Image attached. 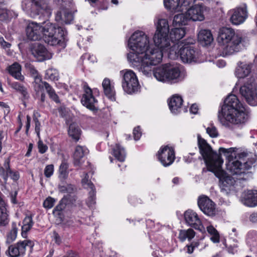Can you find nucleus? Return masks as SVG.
Listing matches in <instances>:
<instances>
[{
	"mask_svg": "<svg viewBox=\"0 0 257 257\" xmlns=\"http://www.w3.org/2000/svg\"><path fill=\"white\" fill-rule=\"evenodd\" d=\"M153 73L158 81L163 82L172 84L182 80L179 68L168 64L156 68L153 70Z\"/></svg>",
	"mask_w": 257,
	"mask_h": 257,
	"instance_id": "7",
	"label": "nucleus"
},
{
	"mask_svg": "<svg viewBox=\"0 0 257 257\" xmlns=\"http://www.w3.org/2000/svg\"><path fill=\"white\" fill-rule=\"evenodd\" d=\"M82 184L84 187L87 189L93 190L95 188L93 184L88 180L87 174H85L84 177L82 179Z\"/></svg>",
	"mask_w": 257,
	"mask_h": 257,
	"instance_id": "46",
	"label": "nucleus"
},
{
	"mask_svg": "<svg viewBox=\"0 0 257 257\" xmlns=\"http://www.w3.org/2000/svg\"><path fill=\"white\" fill-rule=\"evenodd\" d=\"M206 133L211 138H216L218 136V133L216 128L212 125H211L206 128Z\"/></svg>",
	"mask_w": 257,
	"mask_h": 257,
	"instance_id": "49",
	"label": "nucleus"
},
{
	"mask_svg": "<svg viewBox=\"0 0 257 257\" xmlns=\"http://www.w3.org/2000/svg\"><path fill=\"white\" fill-rule=\"evenodd\" d=\"M157 157L163 166H169L174 162L175 159L174 149L168 146L162 147L157 153Z\"/></svg>",
	"mask_w": 257,
	"mask_h": 257,
	"instance_id": "12",
	"label": "nucleus"
},
{
	"mask_svg": "<svg viewBox=\"0 0 257 257\" xmlns=\"http://www.w3.org/2000/svg\"><path fill=\"white\" fill-rule=\"evenodd\" d=\"M164 3L165 8L172 12H182L180 0H164Z\"/></svg>",
	"mask_w": 257,
	"mask_h": 257,
	"instance_id": "34",
	"label": "nucleus"
},
{
	"mask_svg": "<svg viewBox=\"0 0 257 257\" xmlns=\"http://www.w3.org/2000/svg\"><path fill=\"white\" fill-rule=\"evenodd\" d=\"M112 155L119 161L123 162L125 158L124 149L118 145H116L112 150Z\"/></svg>",
	"mask_w": 257,
	"mask_h": 257,
	"instance_id": "38",
	"label": "nucleus"
},
{
	"mask_svg": "<svg viewBox=\"0 0 257 257\" xmlns=\"http://www.w3.org/2000/svg\"><path fill=\"white\" fill-rule=\"evenodd\" d=\"M231 17L230 21L235 25H238L243 23L247 17V12L245 6L238 7L230 12Z\"/></svg>",
	"mask_w": 257,
	"mask_h": 257,
	"instance_id": "18",
	"label": "nucleus"
},
{
	"mask_svg": "<svg viewBox=\"0 0 257 257\" xmlns=\"http://www.w3.org/2000/svg\"><path fill=\"white\" fill-rule=\"evenodd\" d=\"M195 43V40L190 37L185 39L180 47L178 44H174L170 48L169 57L175 59L179 57L184 63L200 62L199 53L192 46Z\"/></svg>",
	"mask_w": 257,
	"mask_h": 257,
	"instance_id": "4",
	"label": "nucleus"
},
{
	"mask_svg": "<svg viewBox=\"0 0 257 257\" xmlns=\"http://www.w3.org/2000/svg\"><path fill=\"white\" fill-rule=\"evenodd\" d=\"M102 85L105 95L111 100H115V91L114 86L111 84L108 78H105L102 82Z\"/></svg>",
	"mask_w": 257,
	"mask_h": 257,
	"instance_id": "27",
	"label": "nucleus"
},
{
	"mask_svg": "<svg viewBox=\"0 0 257 257\" xmlns=\"http://www.w3.org/2000/svg\"><path fill=\"white\" fill-rule=\"evenodd\" d=\"M36 93L37 95H40V100L42 102H44L46 98V95L44 92V90L41 92H36Z\"/></svg>",
	"mask_w": 257,
	"mask_h": 257,
	"instance_id": "64",
	"label": "nucleus"
},
{
	"mask_svg": "<svg viewBox=\"0 0 257 257\" xmlns=\"http://www.w3.org/2000/svg\"><path fill=\"white\" fill-rule=\"evenodd\" d=\"M198 39L200 43L204 46L210 45L213 40L210 31L206 29L201 30L199 31Z\"/></svg>",
	"mask_w": 257,
	"mask_h": 257,
	"instance_id": "28",
	"label": "nucleus"
},
{
	"mask_svg": "<svg viewBox=\"0 0 257 257\" xmlns=\"http://www.w3.org/2000/svg\"><path fill=\"white\" fill-rule=\"evenodd\" d=\"M169 34L172 46L174 44H178L180 47L182 45V43L184 42V40L181 42H179V40L185 36L186 29L183 27L178 28L177 27L172 29Z\"/></svg>",
	"mask_w": 257,
	"mask_h": 257,
	"instance_id": "22",
	"label": "nucleus"
},
{
	"mask_svg": "<svg viewBox=\"0 0 257 257\" xmlns=\"http://www.w3.org/2000/svg\"><path fill=\"white\" fill-rule=\"evenodd\" d=\"M133 135L135 140L138 141L140 139L142 136V132L140 126H137L134 129Z\"/></svg>",
	"mask_w": 257,
	"mask_h": 257,
	"instance_id": "54",
	"label": "nucleus"
},
{
	"mask_svg": "<svg viewBox=\"0 0 257 257\" xmlns=\"http://www.w3.org/2000/svg\"><path fill=\"white\" fill-rule=\"evenodd\" d=\"M198 245H199V243L198 242H196V241L193 242L190 245H187L184 248V250L186 252H187L189 254H191L193 252L194 248L195 247H198Z\"/></svg>",
	"mask_w": 257,
	"mask_h": 257,
	"instance_id": "50",
	"label": "nucleus"
},
{
	"mask_svg": "<svg viewBox=\"0 0 257 257\" xmlns=\"http://www.w3.org/2000/svg\"><path fill=\"white\" fill-rule=\"evenodd\" d=\"M95 189L90 190L89 196L86 201V203L89 207L93 208L96 203L95 201Z\"/></svg>",
	"mask_w": 257,
	"mask_h": 257,
	"instance_id": "44",
	"label": "nucleus"
},
{
	"mask_svg": "<svg viewBox=\"0 0 257 257\" xmlns=\"http://www.w3.org/2000/svg\"><path fill=\"white\" fill-rule=\"evenodd\" d=\"M55 200L51 197L47 198L43 202V206L45 208L50 209L54 205Z\"/></svg>",
	"mask_w": 257,
	"mask_h": 257,
	"instance_id": "51",
	"label": "nucleus"
},
{
	"mask_svg": "<svg viewBox=\"0 0 257 257\" xmlns=\"http://www.w3.org/2000/svg\"><path fill=\"white\" fill-rule=\"evenodd\" d=\"M54 172V166L53 165H47L44 170V174L46 177H51Z\"/></svg>",
	"mask_w": 257,
	"mask_h": 257,
	"instance_id": "53",
	"label": "nucleus"
},
{
	"mask_svg": "<svg viewBox=\"0 0 257 257\" xmlns=\"http://www.w3.org/2000/svg\"><path fill=\"white\" fill-rule=\"evenodd\" d=\"M8 172L9 177H10L13 180L16 181L19 179L20 176L18 172L13 171L10 168V170H8Z\"/></svg>",
	"mask_w": 257,
	"mask_h": 257,
	"instance_id": "55",
	"label": "nucleus"
},
{
	"mask_svg": "<svg viewBox=\"0 0 257 257\" xmlns=\"http://www.w3.org/2000/svg\"><path fill=\"white\" fill-rule=\"evenodd\" d=\"M210 239L214 243H217L219 241V235L218 233L211 235Z\"/></svg>",
	"mask_w": 257,
	"mask_h": 257,
	"instance_id": "61",
	"label": "nucleus"
},
{
	"mask_svg": "<svg viewBox=\"0 0 257 257\" xmlns=\"http://www.w3.org/2000/svg\"><path fill=\"white\" fill-rule=\"evenodd\" d=\"M196 0H182L181 2V8L182 12L189 8L191 5L193 4Z\"/></svg>",
	"mask_w": 257,
	"mask_h": 257,
	"instance_id": "52",
	"label": "nucleus"
},
{
	"mask_svg": "<svg viewBox=\"0 0 257 257\" xmlns=\"http://www.w3.org/2000/svg\"><path fill=\"white\" fill-rule=\"evenodd\" d=\"M55 19L57 22L70 24L73 19L70 11L66 8H61L56 13Z\"/></svg>",
	"mask_w": 257,
	"mask_h": 257,
	"instance_id": "24",
	"label": "nucleus"
},
{
	"mask_svg": "<svg viewBox=\"0 0 257 257\" xmlns=\"http://www.w3.org/2000/svg\"><path fill=\"white\" fill-rule=\"evenodd\" d=\"M184 218L186 223L191 227L200 231L204 229L200 219L194 211L192 210L186 211L184 213Z\"/></svg>",
	"mask_w": 257,
	"mask_h": 257,
	"instance_id": "19",
	"label": "nucleus"
},
{
	"mask_svg": "<svg viewBox=\"0 0 257 257\" xmlns=\"http://www.w3.org/2000/svg\"><path fill=\"white\" fill-rule=\"evenodd\" d=\"M13 12L5 8H0V21H4L13 17Z\"/></svg>",
	"mask_w": 257,
	"mask_h": 257,
	"instance_id": "45",
	"label": "nucleus"
},
{
	"mask_svg": "<svg viewBox=\"0 0 257 257\" xmlns=\"http://www.w3.org/2000/svg\"><path fill=\"white\" fill-rule=\"evenodd\" d=\"M32 54L38 61H43L52 58V55L48 51L45 47L39 43H35L31 46Z\"/></svg>",
	"mask_w": 257,
	"mask_h": 257,
	"instance_id": "14",
	"label": "nucleus"
},
{
	"mask_svg": "<svg viewBox=\"0 0 257 257\" xmlns=\"http://www.w3.org/2000/svg\"><path fill=\"white\" fill-rule=\"evenodd\" d=\"M195 235V231L191 228L187 230H180L179 234V238L182 241H184L186 239L190 240Z\"/></svg>",
	"mask_w": 257,
	"mask_h": 257,
	"instance_id": "40",
	"label": "nucleus"
},
{
	"mask_svg": "<svg viewBox=\"0 0 257 257\" xmlns=\"http://www.w3.org/2000/svg\"><path fill=\"white\" fill-rule=\"evenodd\" d=\"M241 40V37L235 35L231 28L223 27L219 30L218 41L223 46V53L226 55H232L238 52Z\"/></svg>",
	"mask_w": 257,
	"mask_h": 257,
	"instance_id": "5",
	"label": "nucleus"
},
{
	"mask_svg": "<svg viewBox=\"0 0 257 257\" xmlns=\"http://www.w3.org/2000/svg\"><path fill=\"white\" fill-rule=\"evenodd\" d=\"M30 72L32 76L34 78V81L33 82V86L34 90H35V86L37 85V79L39 80L41 82H44L42 80L41 76L39 74L38 71L33 66L30 67Z\"/></svg>",
	"mask_w": 257,
	"mask_h": 257,
	"instance_id": "43",
	"label": "nucleus"
},
{
	"mask_svg": "<svg viewBox=\"0 0 257 257\" xmlns=\"http://www.w3.org/2000/svg\"><path fill=\"white\" fill-rule=\"evenodd\" d=\"M251 68L250 64L239 62L235 71V75L239 78H244L250 73Z\"/></svg>",
	"mask_w": 257,
	"mask_h": 257,
	"instance_id": "30",
	"label": "nucleus"
},
{
	"mask_svg": "<svg viewBox=\"0 0 257 257\" xmlns=\"http://www.w3.org/2000/svg\"><path fill=\"white\" fill-rule=\"evenodd\" d=\"M53 237L55 240L56 243L60 244L61 242V237L55 231L53 232Z\"/></svg>",
	"mask_w": 257,
	"mask_h": 257,
	"instance_id": "60",
	"label": "nucleus"
},
{
	"mask_svg": "<svg viewBox=\"0 0 257 257\" xmlns=\"http://www.w3.org/2000/svg\"><path fill=\"white\" fill-rule=\"evenodd\" d=\"M88 153V149L81 146H77L73 155L74 164L75 166H80L83 162V158Z\"/></svg>",
	"mask_w": 257,
	"mask_h": 257,
	"instance_id": "26",
	"label": "nucleus"
},
{
	"mask_svg": "<svg viewBox=\"0 0 257 257\" xmlns=\"http://www.w3.org/2000/svg\"><path fill=\"white\" fill-rule=\"evenodd\" d=\"M190 21L188 17L185 14H179L174 16L173 20L172 25L174 27H181L187 25L188 22Z\"/></svg>",
	"mask_w": 257,
	"mask_h": 257,
	"instance_id": "33",
	"label": "nucleus"
},
{
	"mask_svg": "<svg viewBox=\"0 0 257 257\" xmlns=\"http://www.w3.org/2000/svg\"><path fill=\"white\" fill-rule=\"evenodd\" d=\"M9 73L15 79L20 81H24L25 77L21 74V66L15 62L8 68Z\"/></svg>",
	"mask_w": 257,
	"mask_h": 257,
	"instance_id": "31",
	"label": "nucleus"
},
{
	"mask_svg": "<svg viewBox=\"0 0 257 257\" xmlns=\"http://www.w3.org/2000/svg\"><path fill=\"white\" fill-rule=\"evenodd\" d=\"M26 34L31 40L37 41L41 39L43 34L42 26L36 22H31L26 28Z\"/></svg>",
	"mask_w": 257,
	"mask_h": 257,
	"instance_id": "20",
	"label": "nucleus"
},
{
	"mask_svg": "<svg viewBox=\"0 0 257 257\" xmlns=\"http://www.w3.org/2000/svg\"><path fill=\"white\" fill-rule=\"evenodd\" d=\"M198 205L200 209L208 216L215 214V204L207 196L203 195L198 199Z\"/></svg>",
	"mask_w": 257,
	"mask_h": 257,
	"instance_id": "16",
	"label": "nucleus"
},
{
	"mask_svg": "<svg viewBox=\"0 0 257 257\" xmlns=\"http://www.w3.org/2000/svg\"><path fill=\"white\" fill-rule=\"evenodd\" d=\"M46 77L52 80H55V79H57V76H56L55 74H54L52 73V70H49L47 71Z\"/></svg>",
	"mask_w": 257,
	"mask_h": 257,
	"instance_id": "57",
	"label": "nucleus"
},
{
	"mask_svg": "<svg viewBox=\"0 0 257 257\" xmlns=\"http://www.w3.org/2000/svg\"><path fill=\"white\" fill-rule=\"evenodd\" d=\"M241 202L248 207L257 205V190L244 191L241 196Z\"/></svg>",
	"mask_w": 257,
	"mask_h": 257,
	"instance_id": "23",
	"label": "nucleus"
},
{
	"mask_svg": "<svg viewBox=\"0 0 257 257\" xmlns=\"http://www.w3.org/2000/svg\"><path fill=\"white\" fill-rule=\"evenodd\" d=\"M0 193V225L5 226L9 223V215L7 210V205L2 197Z\"/></svg>",
	"mask_w": 257,
	"mask_h": 257,
	"instance_id": "29",
	"label": "nucleus"
},
{
	"mask_svg": "<svg viewBox=\"0 0 257 257\" xmlns=\"http://www.w3.org/2000/svg\"><path fill=\"white\" fill-rule=\"evenodd\" d=\"M81 100L82 104L93 111L98 110V101L93 94L92 90L87 84L84 85Z\"/></svg>",
	"mask_w": 257,
	"mask_h": 257,
	"instance_id": "13",
	"label": "nucleus"
},
{
	"mask_svg": "<svg viewBox=\"0 0 257 257\" xmlns=\"http://www.w3.org/2000/svg\"><path fill=\"white\" fill-rule=\"evenodd\" d=\"M18 228L15 223H13L12 225V229L8 232L7 234L6 243L10 244L13 242L17 238Z\"/></svg>",
	"mask_w": 257,
	"mask_h": 257,
	"instance_id": "41",
	"label": "nucleus"
},
{
	"mask_svg": "<svg viewBox=\"0 0 257 257\" xmlns=\"http://www.w3.org/2000/svg\"><path fill=\"white\" fill-rule=\"evenodd\" d=\"M33 225L32 217L27 216L23 220V225L22 226L21 234L23 237H26L27 233L29 231Z\"/></svg>",
	"mask_w": 257,
	"mask_h": 257,
	"instance_id": "37",
	"label": "nucleus"
},
{
	"mask_svg": "<svg viewBox=\"0 0 257 257\" xmlns=\"http://www.w3.org/2000/svg\"><path fill=\"white\" fill-rule=\"evenodd\" d=\"M250 220L252 222L257 221V213H252L249 217Z\"/></svg>",
	"mask_w": 257,
	"mask_h": 257,
	"instance_id": "63",
	"label": "nucleus"
},
{
	"mask_svg": "<svg viewBox=\"0 0 257 257\" xmlns=\"http://www.w3.org/2000/svg\"><path fill=\"white\" fill-rule=\"evenodd\" d=\"M198 145L199 151L209 171L212 172L219 179V186L222 190H226V188L233 186L235 180L227 175L221 168L223 161L221 157L224 155L226 158L233 157L235 159L229 160L226 164V169L232 175H240L245 173L250 169L257 160V156L246 151L239 150L235 148L225 149L220 148L219 154L214 152L207 142L197 135Z\"/></svg>",
	"mask_w": 257,
	"mask_h": 257,
	"instance_id": "1",
	"label": "nucleus"
},
{
	"mask_svg": "<svg viewBox=\"0 0 257 257\" xmlns=\"http://www.w3.org/2000/svg\"><path fill=\"white\" fill-rule=\"evenodd\" d=\"M207 231L211 235L218 233L216 229L212 225L207 227Z\"/></svg>",
	"mask_w": 257,
	"mask_h": 257,
	"instance_id": "58",
	"label": "nucleus"
},
{
	"mask_svg": "<svg viewBox=\"0 0 257 257\" xmlns=\"http://www.w3.org/2000/svg\"><path fill=\"white\" fill-rule=\"evenodd\" d=\"M69 164L65 160H63L59 166L58 172L59 177L61 179H66L69 174L68 171Z\"/></svg>",
	"mask_w": 257,
	"mask_h": 257,
	"instance_id": "39",
	"label": "nucleus"
},
{
	"mask_svg": "<svg viewBox=\"0 0 257 257\" xmlns=\"http://www.w3.org/2000/svg\"><path fill=\"white\" fill-rule=\"evenodd\" d=\"M122 77V87L128 94L137 92L140 89V84L136 74L131 70L125 69L120 72Z\"/></svg>",
	"mask_w": 257,
	"mask_h": 257,
	"instance_id": "9",
	"label": "nucleus"
},
{
	"mask_svg": "<svg viewBox=\"0 0 257 257\" xmlns=\"http://www.w3.org/2000/svg\"><path fill=\"white\" fill-rule=\"evenodd\" d=\"M31 120V117L28 115H27V122H26V133L27 134H28L29 128L30 127Z\"/></svg>",
	"mask_w": 257,
	"mask_h": 257,
	"instance_id": "59",
	"label": "nucleus"
},
{
	"mask_svg": "<svg viewBox=\"0 0 257 257\" xmlns=\"http://www.w3.org/2000/svg\"><path fill=\"white\" fill-rule=\"evenodd\" d=\"M42 29L45 41L50 45L56 46L64 39V31L55 24L49 21L45 22L42 26Z\"/></svg>",
	"mask_w": 257,
	"mask_h": 257,
	"instance_id": "8",
	"label": "nucleus"
},
{
	"mask_svg": "<svg viewBox=\"0 0 257 257\" xmlns=\"http://www.w3.org/2000/svg\"><path fill=\"white\" fill-rule=\"evenodd\" d=\"M168 104L171 111L174 114H177L180 111L183 104V99L181 96L175 94L169 100Z\"/></svg>",
	"mask_w": 257,
	"mask_h": 257,
	"instance_id": "25",
	"label": "nucleus"
},
{
	"mask_svg": "<svg viewBox=\"0 0 257 257\" xmlns=\"http://www.w3.org/2000/svg\"><path fill=\"white\" fill-rule=\"evenodd\" d=\"M11 87L20 93L23 96L24 99H28L29 98L30 95L27 88L23 84L18 82H14L11 84Z\"/></svg>",
	"mask_w": 257,
	"mask_h": 257,
	"instance_id": "36",
	"label": "nucleus"
},
{
	"mask_svg": "<svg viewBox=\"0 0 257 257\" xmlns=\"http://www.w3.org/2000/svg\"><path fill=\"white\" fill-rule=\"evenodd\" d=\"M198 110V106L196 104H192L190 109V112L194 114L197 113Z\"/></svg>",
	"mask_w": 257,
	"mask_h": 257,
	"instance_id": "62",
	"label": "nucleus"
},
{
	"mask_svg": "<svg viewBox=\"0 0 257 257\" xmlns=\"http://www.w3.org/2000/svg\"><path fill=\"white\" fill-rule=\"evenodd\" d=\"M37 85L35 86V91L36 93L41 92L45 88L49 98L57 103H60V100L58 96V93H56L53 88L47 82H41L37 79Z\"/></svg>",
	"mask_w": 257,
	"mask_h": 257,
	"instance_id": "21",
	"label": "nucleus"
},
{
	"mask_svg": "<svg viewBox=\"0 0 257 257\" xmlns=\"http://www.w3.org/2000/svg\"><path fill=\"white\" fill-rule=\"evenodd\" d=\"M38 148L39 152L41 154L45 153L48 149L47 146L41 141L38 142Z\"/></svg>",
	"mask_w": 257,
	"mask_h": 257,
	"instance_id": "56",
	"label": "nucleus"
},
{
	"mask_svg": "<svg viewBox=\"0 0 257 257\" xmlns=\"http://www.w3.org/2000/svg\"><path fill=\"white\" fill-rule=\"evenodd\" d=\"M239 93L249 105H256L255 99H254L255 87L252 84H244L240 87Z\"/></svg>",
	"mask_w": 257,
	"mask_h": 257,
	"instance_id": "17",
	"label": "nucleus"
},
{
	"mask_svg": "<svg viewBox=\"0 0 257 257\" xmlns=\"http://www.w3.org/2000/svg\"><path fill=\"white\" fill-rule=\"evenodd\" d=\"M205 8L202 5L197 4L191 6L186 10V15L190 21L194 22L202 21L205 19Z\"/></svg>",
	"mask_w": 257,
	"mask_h": 257,
	"instance_id": "15",
	"label": "nucleus"
},
{
	"mask_svg": "<svg viewBox=\"0 0 257 257\" xmlns=\"http://www.w3.org/2000/svg\"><path fill=\"white\" fill-rule=\"evenodd\" d=\"M62 199L53 210V214L56 215H60L61 211L65 208L66 204Z\"/></svg>",
	"mask_w": 257,
	"mask_h": 257,
	"instance_id": "47",
	"label": "nucleus"
},
{
	"mask_svg": "<svg viewBox=\"0 0 257 257\" xmlns=\"http://www.w3.org/2000/svg\"><path fill=\"white\" fill-rule=\"evenodd\" d=\"M34 245V242L30 240L19 241L14 245H10L6 253H8L10 257L23 256L27 248L32 249Z\"/></svg>",
	"mask_w": 257,
	"mask_h": 257,
	"instance_id": "10",
	"label": "nucleus"
},
{
	"mask_svg": "<svg viewBox=\"0 0 257 257\" xmlns=\"http://www.w3.org/2000/svg\"><path fill=\"white\" fill-rule=\"evenodd\" d=\"M218 118L225 127L230 123L236 125L244 124L248 119V113L245 106L234 94H229L224 100Z\"/></svg>",
	"mask_w": 257,
	"mask_h": 257,
	"instance_id": "3",
	"label": "nucleus"
},
{
	"mask_svg": "<svg viewBox=\"0 0 257 257\" xmlns=\"http://www.w3.org/2000/svg\"><path fill=\"white\" fill-rule=\"evenodd\" d=\"M132 50L127 54V58L134 67H138L144 75L151 76L152 67L160 63L162 60V53L159 50L150 47L149 37L142 31L133 33L128 42Z\"/></svg>",
	"mask_w": 257,
	"mask_h": 257,
	"instance_id": "2",
	"label": "nucleus"
},
{
	"mask_svg": "<svg viewBox=\"0 0 257 257\" xmlns=\"http://www.w3.org/2000/svg\"><path fill=\"white\" fill-rule=\"evenodd\" d=\"M37 116H40V114L38 112H34L33 114V120L35 124V132L38 137H40L41 123L38 120Z\"/></svg>",
	"mask_w": 257,
	"mask_h": 257,
	"instance_id": "48",
	"label": "nucleus"
},
{
	"mask_svg": "<svg viewBox=\"0 0 257 257\" xmlns=\"http://www.w3.org/2000/svg\"><path fill=\"white\" fill-rule=\"evenodd\" d=\"M68 135L72 139L78 141L81 135V130L76 123H72L70 124L68 131Z\"/></svg>",
	"mask_w": 257,
	"mask_h": 257,
	"instance_id": "35",
	"label": "nucleus"
},
{
	"mask_svg": "<svg viewBox=\"0 0 257 257\" xmlns=\"http://www.w3.org/2000/svg\"><path fill=\"white\" fill-rule=\"evenodd\" d=\"M153 41L155 46L157 47L153 48V49L161 51L162 57L164 52L168 51V53H169L172 44L169 37V33H155Z\"/></svg>",
	"mask_w": 257,
	"mask_h": 257,
	"instance_id": "11",
	"label": "nucleus"
},
{
	"mask_svg": "<svg viewBox=\"0 0 257 257\" xmlns=\"http://www.w3.org/2000/svg\"><path fill=\"white\" fill-rule=\"evenodd\" d=\"M22 8L33 18H48L52 14V10L46 0H23Z\"/></svg>",
	"mask_w": 257,
	"mask_h": 257,
	"instance_id": "6",
	"label": "nucleus"
},
{
	"mask_svg": "<svg viewBox=\"0 0 257 257\" xmlns=\"http://www.w3.org/2000/svg\"><path fill=\"white\" fill-rule=\"evenodd\" d=\"M155 25L156 28L155 33H169L170 32L168 21L166 19L158 18Z\"/></svg>",
	"mask_w": 257,
	"mask_h": 257,
	"instance_id": "32",
	"label": "nucleus"
},
{
	"mask_svg": "<svg viewBox=\"0 0 257 257\" xmlns=\"http://www.w3.org/2000/svg\"><path fill=\"white\" fill-rule=\"evenodd\" d=\"M10 160L7 159L4 163V167H0V175L3 178L5 182L9 177L8 170H10Z\"/></svg>",
	"mask_w": 257,
	"mask_h": 257,
	"instance_id": "42",
	"label": "nucleus"
}]
</instances>
